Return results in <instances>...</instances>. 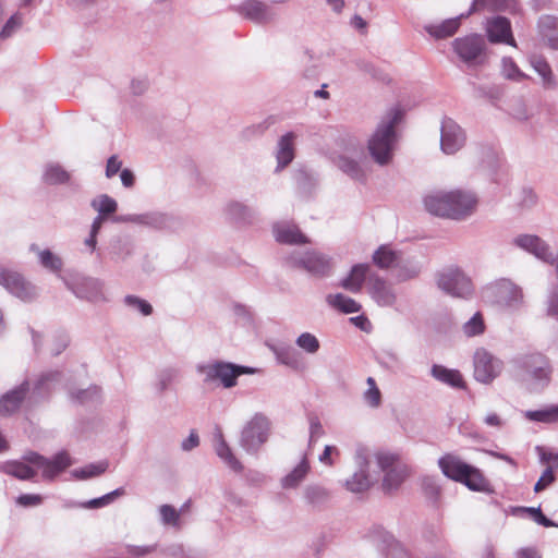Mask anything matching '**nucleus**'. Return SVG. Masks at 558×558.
Masks as SVG:
<instances>
[{
    "mask_svg": "<svg viewBox=\"0 0 558 558\" xmlns=\"http://www.w3.org/2000/svg\"><path fill=\"white\" fill-rule=\"evenodd\" d=\"M46 181L52 184L64 183L70 179L69 173L60 166H51L45 174Z\"/></svg>",
    "mask_w": 558,
    "mask_h": 558,
    "instance_id": "a19ab883",
    "label": "nucleus"
},
{
    "mask_svg": "<svg viewBox=\"0 0 558 558\" xmlns=\"http://www.w3.org/2000/svg\"><path fill=\"white\" fill-rule=\"evenodd\" d=\"M160 515L163 523L179 525L180 513L174 507L170 505H162L160 507Z\"/></svg>",
    "mask_w": 558,
    "mask_h": 558,
    "instance_id": "49530a36",
    "label": "nucleus"
},
{
    "mask_svg": "<svg viewBox=\"0 0 558 558\" xmlns=\"http://www.w3.org/2000/svg\"><path fill=\"white\" fill-rule=\"evenodd\" d=\"M0 283L23 301H29L35 296L34 287L17 272L1 271Z\"/></svg>",
    "mask_w": 558,
    "mask_h": 558,
    "instance_id": "4468645a",
    "label": "nucleus"
},
{
    "mask_svg": "<svg viewBox=\"0 0 558 558\" xmlns=\"http://www.w3.org/2000/svg\"><path fill=\"white\" fill-rule=\"evenodd\" d=\"M296 344L310 354L316 353L320 347L318 339L310 332L301 333L296 339Z\"/></svg>",
    "mask_w": 558,
    "mask_h": 558,
    "instance_id": "4c0bfd02",
    "label": "nucleus"
},
{
    "mask_svg": "<svg viewBox=\"0 0 558 558\" xmlns=\"http://www.w3.org/2000/svg\"><path fill=\"white\" fill-rule=\"evenodd\" d=\"M531 65L538 73V75L543 78L544 84L553 85L554 73L547 60L542 56H534L531 58Z\"/></svg>",
    "mask_w": 558,
    "mask_h": 558,
    "instance_id": "2f4dec72",
    "label": "nucleus"
},
{
    "mask_svg": "<svg viewBox=\"0 0 558 558\" xmlns=\"http://www.w3.org/2000/svg\"><path fill=\"white\" fill-rule=\"evenodd\" d=\"M332 453L339 454L338 449L333 446H326L323 453L319 457L320 462H323L327 465H332V461H331Z\"/></svg>",
    "mask_w": 558,
    "mask_h": 558,
    "instance_id": "5fc2aeb1",
    "label": "nucleus"
},
{
    "mask_svg": "<svg viewBox=\"0 0 558 558\" xmlns=\"http://www.w3.org/2000/svg\"><path fill=\"white\" fill-rule=\"evenodd\" d=\"M554 367L549 357L541 352L519 356L514 361V375L530 392L544 390L553 379Z\"/></svg>",
    "mask_w": 558,
    "mask_h": 558,
    "instance_id": "f257e3e1",
    "label": "nucleus"
},
{
    "mask_svg": "<svg viewBox=\"0 0 558 558\" xmlns=\"http://www.w3.org/2000/svg\"><path fill=\"white\" fill-rule=\"evenodd\" d=\"M352 24L359 29H364L366 27V22L359 15H355L352 19Z\"/></svg>",
    "mask_w": 558,
    "mask_h": 558,
    "instance_id": "338daca9",
    "label": "nucleus"
},
{
    "mask_svg": "<svg viewBox=\"0 0 558 558\" xmlns=\"http://www.w3.org/2000/svg\"><path fill=\"white\" fill-rule=\"evenodd\" d=\"M366 384L368 389L364 392V399L372 408H378L381 403V392L373 377H368Z\"/></svg>",
    "mask_w": 558,
    "mask_h": 558,
    "instance_id": "c9c22d12",
    "label": "nucleus"
},
{
    "mask_svg": "<svg viewBox=\"0 0 558 558\" xmlns=\"http://www.w3.org/2000/svg\"><path fill=\"white\" fill-rule=\"evenodd\" d=\"M306 498L313 505H319L326 501L329 497V493L322 486H310L306 489Z\"/></svg>",
    "mask_w": 558,
    "mask_h": 558,
    "instance_id": "79ce46f5",
    "label": "nucleus"
},
{
    "mask_svg": "<svg viewBox=\"0 0 558 558\" xmlns=\"http://www.w3.org/2000/svg\"><path fill=\"white\" fill-rule=\"evenodd\" d=\"M270 424L267 417L260 414L254 415L242 432V444L247 450H257L266 442Z\"/></svg>",
    "mask_w": 558,
    "mask_h": 558,
    "instance_id": "6e6552de",
    "label": "nucleus"
},
{
    "mask_svg": "<svg viewBox=\"0 0 558 558\" xmlns=\"http://www.w3.org/2000/svg\"><path fill=\"white\" fill-rule=\"evenodd\" d=\"M486 32L488 40L493 44H507L517 47L511 31V23L507 17L496 16L487 21Z\"/></svg>",
    "mask_w": 558,
    "mask_h": 558,
    "instance_id": "ddd939ff",
    "label": "nucleus"
},
{
    "mask_svg": "<svg viewBox=\"0 0 558 558\" xmlns=\"http://www.w3.org/2000/svg\"><path fill=\"white\" fill-rule=\"evenodd\" d=\"M104 221H105V217H104V216H101V215H98V216L95 218V220H94V222H93V225H92V231H90V233L98 234V232H99V230H100V228H101V226H102Z\"/></svg>",
    "mask_w": 558,
    "mask_h": 558,
    "instance_id": "0e129e2a",
    "label": "nucleus"
},
{
    "mask_svg": "<svg viewBox=\"0 0 558 558\" xmlns=\"http://www.w3.org/2000/svg\"><path fill=\"white\" fill-rule=\"evenodd\" d=\"M125 304L138 310L144 316H148L153 313V307L147 301L134 295H128L125 298Z\"/></svg>",
    "mask_w": 558,
    "mask_h": 558,
    "instance_id": "a18cd8bd",
    "label": "nucleus"
},
{
    "mask_svg": "<svg viewBox=\"0 0 558 558\" xmlns=\"http://www.w3.org/2000/svg\"><path fill=\"white\" fill-rule=\"evenodd\" d=\"M327 302L333 308L345 314L357 313L362 307L355 300L342 293L329 294L327 296Z\"/></svg>",
    "mask_w": 558,
    "mask_h": 558,
    "instance_id": "a878e982",
    "label": "nucleus"
},
{
    "mask_svg": "<svg viewBox=\"0 0 558 558\" xmlns=\"http://www.w3.org/2000/svg\"><path fill=\"white\" fill-rule=\"evenodd\" d=\"M465 136L461 128L451 120H446L441 126V149L446 154H454L459 150Z\"/></svg>",
    "mask_w": 558,
    "mask_h": 558,
    "instance_id": "2eb2a0df",
    "label": "nucleus"
},
{
    "mask_svg": "<svg viewBox=\"0 0 558 558\" xmlns=\"http://www.w3.org/2000/svg\"><path fill=\"white\" fill-rule=\"evenodd\" d=\"M323 426L317 420H313L311 422V439L315 437H320L323 435Z\"/></svg>",
    "mask_w": 558,
    "mask_h": 558,
    "instance_id": "680f3d73",
    "label": "nucleus"
},
{
    "mask_svg": "<svg viewBox=\"0 0 558 558\" xmlns=\"http://www.w3.org/2000/svg\"><path fill=\"white\" fill-rule=\"evenodd\" d=\"M432 375L439 381L445 383L454 388H464L465 383L461 373L457 369H450L442 365H434Z\"/></svg>",
    "mask_w": 558,
    "mask_h": 558,
    "instance_id": "393cba45",
    "label": "nucleus"
},
{
    "mask_svg": "<svg viewBox=\"0 0 558 558\" xmlns=\"http://www.w3.org/2000/svg\"><path fill=\"white\" fill-rule=\"evenodd\" d=\"M28 391L27 384H22L16 389L4 395L0 400V414L10 415L19 410Z\"/></svg>",
    "mask_w": 558,
    "mask_h": 558,
    "instance_id": "4be33fe9",
    "label": "nucleus"
},
{
    "mask_svg": "<svg viewBox=\"0 0 558 558\" xmlns=\"http://www.w3.org/2000/svg\"><path fill=\"white\" fill-rule=\"evenodd\" d=\"M368 292L372 298L381 306L392 305L396 295L390 286L377 274L371 275L368 279Z\"/></svg>",
    "mask_w": 558,
    "mask_h": 558,
    "instance_id": "f3484780",
    "label": "nucleus"
},
{
    "mask_svg": "<svg viewBox=\"0 0 558 558\" xmlns=\"http://www.w3.org/2000/svg\"><path fill=\"white\" fill-rule=\"evenodd\" d=\"M41 265L52 271H60L62 268V260L59 256L54 255L49 250H44L39 253Z\"/></svg>",
    "mask_w": 558,
    "mask_h": 558,
    "instance_id": "58836bf2",
    "label": "nucleus"
},
{
    "mask_svg": "<svg viewBox=\"0 0 558 558\" xmlns=\"http://www.w3.org/2000/svg\"><path fill=\"white\" fill-rule=\"evenodd\" d=\"M438 287L457 298H468L473 292L471 280L458 268H449L438 276Z\"/></svg>",
    "mask_w": 558,
    "mask_h": 558,
    "instance_id": "423d86ee",
    "label": "nucleus"
},
{
    "mask_svg": "<svg viewBox=\"0 0 558 558\" xmlns=\"http://www.w3.org/2000/svg\"><path fill=\"white\" fill-rule=\"evenodd\" d=\"M123 494V489H116L100 498L93 499L88 501L89 508H99L110 504L116 497L121 496Z\"/></svg>",
    "mask_w": 558,
    "mask_h": 558,
    "instance_id": "de8ad7c7",
    "label": "nucleus"
},
{
    "mask_svg": "<svg viewBox=\"0 0 558 558\" xmlns=\"http://www.w3.org/2000/svg\"><path fill=\"white\" fill-rule=\"evenodd\" d=\"M339 168L348 173L350 177L352 178H355V179H359L360 177H362V171H361V168L359 166L357 162H355L354 160H351L347 157H341L339 159Z\"/></svg>",
    "mask_w": 558,
    "mask_h": 558,
    "instance_id": "37998d69",
    "label": "nucleus"
},
{
    "mask_svg": "<svg viewBox=\"0 0 558 558\" xmlns=\"http://www.w3.org/2000/svg\"><path fill=\"white\" fill-rule=\"evenodd\" d=\"M530 511L535 515V520L539 524H542V525H544L546 527H549V526L554 525V523L543 514L541 509H538V508L537 509L531 508Z\"/></svg>",
    "mask_w": 558,
    "mask_h": 558,
    "instance_id": "6e6d98bb",
    "label": "nucleus"
},
{
    "mask_svg": "<svg viewBox=\"0 0 558 558\" xmlns=\"http://www.w3.org/2000/svg\"><path fill=\"white\" fill-rule=\"evenodd\" d=\"M121 167H122V162L118 159V157L111 156L107 161V167H106L107 178L114 177L121 170Z\"/></svg>",
    "mask_w": 558,
    "mask_h": 558,
    "instance_id": "603ef678",
    "label": "nucleus"
},
{
    "mask_svg": "<svg viewBox=\"0 0 558 558\" xmlns=\"http://www.w3.org/2000/svg\"><path fill=\"white\" fill-rule=\"evenodd\" d=\"M215 441H216L215 449H216L217 454L222 460H225L228 463V465L230 468H232L233 470L240 469V463L233 456V453H232L231 449L229 448V446L227 445V442L225 441V438H223V435H222V432L220 428H217V430L215 433Z\"/></svg>",
    "mask_w": 558,
    "mask_h": 558,
    "instance_id": "c85d7f7f",
    "label": "nucleus"
},
{
    "mask_svg": "<svg viewBox=\"0 0 558 558\" xmlns=\"http://www.w3.org/2000/svg\"><path fill=\"white\" fill-rule=\"evenodd\" d=\"M294 134L292 132H289L286 135H283L279 141L277 159L281 168L288 166L294 158Z\"/></svg>",
    "mask_w": 558,
    "mask_h": 558,
    "instance_id": "cd10ccee",
    "label": "nucleus"
},
{
    "mask_svg": "<svg viewBox=\"0 0 558 558\" xmlns=\"http://www.w3.org/2000/svg\"><path fill=\"white\" fill-rule=\"evenodd\" d=\"M373 263L380 269L397 268L402 265L403 257L390 245H381L374 252Z\"/></svg>",
    "mask_w": 558,
    "mask_h": 558,
    "instance_id": "6ab92c4d",
    "label": "nucleus"
},
{
    "mask_svg": "<svg viewBox=\"0 0 558 558\" xmlns=\"http://www.w3.org/2000/svg\"><path fill=\"white\" fill-rule=\"evenodd\" d=\"M25 460L41 470L45 480H52L71 465V458L68 452L57 453L51 460L36 453L29 452L25 456Z\"/></svg>",
    "mask_w": 558,
    "mask_h": 558,
    "instance_id": "0eeeda50",
    "label": "nucleus"
},
{
    "mask_svg": "<svg viewBox=\"0 0 558 558\" xmlns=\"http://www.w3.org/2000/svg\"><path fill=\"white\" fill-rule=\"evenodd\" d=\"M203 372L206 375V383L220 380L223 387L230 388L236 384V378L245 373V369L229 363H216L205 366Z\"/></svg>",
    "mask_w": 558,
    "mask_h": 558,
    "instance_id": "f8f14e48",
    "label": "nucleus"
},
{
    "mask_svg": "<svg viewBox=\"0 0 558 558\" xmlns=\"http://www.w3.org/2000/svg\"><path fill=\"white\" fill-rule=\"evenodd\" d=\"M489 293L494 302L504 308H518L523 302L521 288L507 279L497 281Z\"/></svg>",
    "mask_w": 558,
    "mask_h": 558,
    "instance_id": "9d476101",
    "label": "nucleus"
},
{
    "mask_svg": "<svg viewBox=\"0 0 558 558\" xmlns=\"http://www.w3.org/2000/svg\"><path fill=\"white\" fill-rule=\"evenodd\" d=\"M438 465L450 480L464 484L474 492H486L489 482L477 468L463 462L458 456L447 453L438 460Z\"/></svg>",
    "mask_w": 558,
    "mask_h": 558,
    "instance_id": "20e7f679",
    "label": "nucleus"
},
{
    "mask_svg": "<svg viewBox=\"0 0 558 558\" xmlns=\"http://www.w3.org/2000/svg\"><path fill=\"white\" fill-rule=\"evenodd\" d=\"M302 263L304 268L315 276H326L331 269L330 260L317 252L306 254Z\"/></svg>",
    "mask_w": 558,
    "mask_h": 558,
    "instance_id": "b1692460",
    "label": "nucleus"
},
{
    "mask_svg": "<svg viewBox=\"0 0 558 558\" xmlns=\"http://www.w3.org/2000/svg\"><path fill=\"white\" fill-rule=\"evenodd\" d=\"M199 444L198 435L195 432H191L189 438L183 441L182 448L184 450H191L197 447Z\"/></svg>",
    "mask_w": 558,
    "mask_h": 558,
    "instance_id": "4d7b16f0",
    "label": "nucleus"
},
{
    "mask_svg": "<svg viewBox=\"0 0 558 558\" xmlns=\"http://www.w3.org/2000/svg\"><path fill=\"white\" fill-rule=\"evenodd\" d=\"M106 470V466L102 465V464H99V465H90V466H87L85 469H83L81 471V477L82 478H88V477H92V476H96V475H99L101 473H104Z\"/></svg>",
    "mask_w": 558,
    "mask_h": 558,
    "instance_id": "864d4df0",
    "label": "nucleus"
},
{
    "mask_svg": "<svg viewBox=\"0 0 558 558\" xmlns=\"http://www.w3.org/2000/svg\"><path fill=\"white\" fill-rule=\"evenodd\" d=\"M22 25V16L20 14H14L10 17V20L3 26L0 36L2 38H8L12 35V33Z\"/></svg>",
    "mask_w": 558,
    "mask_h": 558,
    "instance_id": "09e8293b",
    "label": "nucleus"
},
{
    "mask_svg": "<svg viewBox=\"0 0 558 558\" xmlns=\"http://www.w3.org/2000/svg\"><path fill=\"white\" fill-rule=\"evenodd\" d=\"M347 487L353 493H361L369 487L368 476L364 473H355L351 480L347 482Z\"/></svg>",
    "mask_w": 558,
    "mask_h": 558,
    "instance_id": "ea45409f",
    "label": "nucleus"
},
{
    "mask_svg": "<svg viewBox=\"0 0 558 558\" xmlns=\"http://www.w3.org/2000/svg\"><path fill=\"white\" fill-rule=\"evenodd\" d=\"M542 463L553 466V471L558 469V452L548 451L542 447L537 448Z\"/></svg>",
    "mask_w": 558,
    "mask_h": 558,
    "instance_id": "3c124183",
    "label": "nucleus"
},
{
    "mask_svg": "<svg viewBox=\"0 0 558 558\" xmlns=\"http://www.w3.org/2000/svg\"><path fill=\"white\" fill-rule=\"evenodd\" d=\"M310 464L304 458L294 470L283 478L284 487H295L308 473Z\"/></svg>",
    "mask_w": 558,
    "mask_h": 558,
    "instance_id": "473e14b6",
    "label": "nucleus"
},
{
    "mask_svg": "<svg viewBox=\"0 0 558 558\" xmlns=\"http://www.w3.org/2000/svg\"><path fill=\"white\" fill-rule=\"evenodd\" d=\"M502 74L508 80L512 81H523L527 76L518 68L515 62L511 58L502 59Z\"/></svg>",
    "mask_w": 558,
    "mask_h": 558,
    "instance_id": "f704fd0d",
    "label": "nucleus"
},
{
    "mask_svg": "<svg viewBox=\"0 0 558 558\" xmlns=\"http://www.w3.org/2000/svg\"><path fill=\"white\" fill-rule=\"evenodd\" d=\"M485 330V323L481 313L474 316L463 325V332L468 337H474L483 333Z\"/></svg>",
    "mask_w": 558,
    "mask_h": 558,
    "instance_id": "e433bc0d",
    "label": "nucleus"
},
{
    "mask_svg": "<svg viewBox=\"0 0 558 558\" xmlns=\"http://www.w3.org/2000/svg\"><path fill=\"white\" fill-rule=\"evenodd\" d=\"M502 362L484 349H478L474 354V377L476 380L489 384L501 372Z\"/></svg>",
    "mask_w": 558,
    "mask_h": 558,
    "instance_id": "9b49d317",
    "label": "nucleus"
},
{
    "mask_svg": "<svg viewBox=\"0 0 558 558\" xmlns=\"http://www.w3.org/2000/svg\"><path fill=\"white\" fill-rule=\"evenodd\" d=\"M484 422L486 425L492 427H500L502 420L497 413H489L485 416Z\"/></svg>",
    "mask_w": 558,
    "mask_h": 558,
    "instance_id": "bf43d9fd",
    "label": "nucleus"
},
{
    "mask_svg": "<svg viewBox=\"0 0 558 558\" xmlns=\"http://www.w3.org/2000/svg\"><path fill=\"white\" fill-rule=\"evenodd\" d=\"M403 118L400 107L390 109L378 125L376 132L368 142L372 157L380 165L388 163L392 158L393 143L396 140L395 128Z\"/></svg>",
    "mask_w": 558,
    "mask_h": 558,
    "instance_id": "7ed1b4c3",
    "label": "nucleus"
},
{
    "mask_svg": "<svg viewBox=\"0 0 558 558\" xmlns=\"http://www.w3.org/2000/svg\"><path fill=\"white\" fill-rule=\"evenodd\" d=\"M518 558H539L538 554L533 549H522Z\"/></svg>",
    "mask_w": 558,
    "mask_h": 558,
    "instance_id": "69168bd1",
    "label": "nucleus"
},
{
    "mask_svg": "<svg viewBox=\"0 0 558 558\" xmlns=\"http://www.w3.org/2000/svg\"><path fill=\"white\" fill-rule=\"evenodd\" d=\"M3 470L7 474L19 480H32L36 475V471L23 462H9L4 464Z\"/></svg>",
    "mask_w": 558,
    "mask_h": 558,
    "instance_id": "7c9ffc66",
    "label": "nucleus"
},
{
    "mask_svg": "<svg viewBox=\"0 0 558 558\" xmlns=\"http://www.w3.org/2000/svg\"><path fill=\"white\" fill-rule=\"evenodd\" d=\"M92 207L99 213V215H110L117 211V202L110 196L104 194L93 199Z\"/></svg>",
    "mask_w": 558,
    "mask_h": 558,
    "instance_id": "72a5a7b5",
    "label": "nucleus"
},
{
    "mask_svg": "<svg viewBox=\"0 0 558 558\" xmlns=\"http://www.w3.org/2000/svg\"><path fill=\"white\" fill-rule=\"evenodd\" d=\"M335 11L340 12L344 5L343 0H327Z\"/></svg>",
    "mask_w": 558,
    "mask_h": 558,
    "instance_id": "774afa93",
    "label": "nucleus"
},
{
    "mask_svg": "<svg viewBox=\"0 0 558 558\" xmlns=\"http://www.w3.org/2000/svg\"><path fill=\"white\" fill-rule=\"evenodd\" d=\"M350 322L362 330H367L371 326L369 320L364 315L352 317Z\"/></svg>",
    "mask_w": 558,
    "mask_h": 558,
    "instance_id": "13d9d810",
    "label": "nucleus"
},
{
    "mask_svg": "<svg viewBox=\"0 0 558 558\" xmlns=\"http://www.w3.org/2000/svg\"><path fill=\"white\" fill-rule=\"evenodd\" d=\"M44 498L37 494H25L21 495L16 499V504L22 507H35L43 502Z\"/></svg>",
    "mask_w": 558,
    "mask_h": 558,
    "instance_id": "8fccbe9b",
    "label": "nucleus"
},
{
    "mask_svg": "<svg viewBox=\"0 0 558 558\" xmlns=\"http://www.w3.org/2000/svg\"><path fill=\"white\" fill-rule=\"evenodd\" d=\"M538 31L550 49H558V19L551 15H545L539 19Z\"/></svg>",
    "mask_w": 558,
    "mask_h": 558,
    "instance_id": "5701e85b",
    "label": "nucleus"
},
{
    "mask_svg": "<svg viewBox=\"0 0 558 558\" xmlns=\"http://www.w3.org/2000/svg\"><path fill=\"white\" fill-rule=\"evenodd\" d=\"M515 244L525 251L534 254L539 259L549 262L551 253L548 245L536 235H520L515 239Z\"/></svg>",
    "mask_w": 558,
    "mask_h": 558,
    "instance_id": "412c9836",
    "label": "nucleus"
},
{
    "mask_svg": "<svg viewBox=\"0 0 558 558\" xmlns=\"http://www.w3.org/2000/svg\"><path fill=\"white\" fill-rule=\"evenodd\" d=\"M460 27L459 19H449L438 25L426 27L427 33L436 39H445L453 36Z\"/></svg>",
    "mask_w": 558,
    "mask_h": 558,
    "instance_id": "bb28decb",
    "label": "nucleus"
},
{
    "mask_svg": "<svg viewBox=\"0 0 558 558\" xmlns=\"http://www.w3.org/2000/svg\"><path fill=\"white\" fill-rule=\"evenodd\" d=\"M453 47L461 60L468 64H482L485 61V43L478 35L457 38Z\"/></svg>",
    "mask_w": 558,
    "mask_h": 558,
    "instance_id": "1a4fd4ad",
    "label": "nucleus"
},
{
    "mask_svg": "<svg viewBox=\"0 0 558 558\" xmlns=\"http://www.w3.org/2000/svg\"><path fill=\"white\" fill-rule=\"evenodd\" d=\"M371 275L373 274L371 272L369 265L356 264L352 267L349 275L341 281L340 286L352 293H359L362 290L363 283L366 279H369Z\"/></svg>",
    "mask_w": 558,
    "mask_h": 558,
    "instance_id": "a211bd4d",
    "label": "nucleus"
},
{
    "mask_svg": "<svg viewBox=\"0 0 558 558\" xmlns=\"http://www.w3.org/2000/svg\"><path fill=\"white\" fill-rule=\"evenodd\" d=\"M239 13L244 19L260 24L269 22L274 16L269 5L258 0L243 2L239 8Z\"/></svg>",
    "mask_w": 558,
    "mask_h": 558,
    "instance_id": "dca6fc26",
    "label": "nucleus"
},
{
    "mask_svg": "<svg viewBox=\"0 0 558 558\" xmlns=\"http://www.w3.org/2000/svg\"><path fill=\"white\" fill-rule=\"evenodd\" d=\"M525 417L533 422L556 423L558 422V404L541 410L527 411L525 412Z\"/></svg>",
    "mask_w": 558,
    "mask_h": 558,
    "instance_id": "c756f323",
    "label": "nucleus"
},
{
    "mask_svg": "<svg viewBox=\"0 0 558 558\" xmlns=\"http://www.w3.org/2000/svg\"><path fill=\"white\" fill-rule=\"evenodd\" d=\"M376 459L380 470L385 473L383 488L388 493L398 489L411 474L409 465L397 453L380 451L376 454Z\"/></svg>",
    "mask_w": 558,
    "mask_h": 558,
    "instance_id": "39448f33",
    "label": "nucleus"
},
{
    "mask_svg": "<svg viewBox=\"0 0 558 558\" xmlns=\"http://www.w3.org/2000/svg\"><path fill=\"white\" fill-rule=\"evenodd\" d=\"M556 480L553 466H547L534 486L535 493H541L549 487Z\"/></svg>",
    "mask_w": 558,
    "mask_h": 558,
    "instance_id": "c03bdc74",
    "label": "nucleus"
},
{
    "mask_svg": "<svg viewBox=\"0 0 558 558\" xmlns=\"http://www.w3.org/2000/svg\"><path fill=\"white\" fill-rule=\"evenodd\" d=\"M275 239L283 244H305L307 238L293 223H277L274 227Z\"/></svg>",
    "mask_w": 558,
    "mask_h": 558,
    "instance_id": "aec40b11",
    "label": "nucleus"
},
{
    "mask_svg": "<svg viewBox=\"0 0 558 558\" xmlns=\"http://www.w3.org/2000/svg\"><path fill=\"white\" fill-rule=\"evenodd\" d=\"M478 201L473 193L461 190L434 193L424 198V205L428 213L452 219H462L471 215Z\"/></svg>",
    "mask_w": 558,
    "mask_h": 558,
    "instance_id": "f03ea898",
    "label": "nucleus"
},
{
    "mask_svg": "<svg viewBox=\"0 0 558 558\" xmlns=\"http://www.w3.org/2000/svg\"><path fill=\"white\" fill-rule=\"evenodd\" d=\"M120 178H121V181H122L124 186H126V187L133 186V184H134V174L132 173L131 170H129V169L122 170L121 174H120Z\"/></svg>",
    "mask_w": 558,
    "mask_h": 558,
    "instance_id": "052dcab7",
    "label": "nucleus"
},
{
    "mask_svg": "<svg viewBox=\"0 0 558 558\" xmlns=\"http://www.w3.org/2000/svg\"><path fill=\"white\" fill-rule=\"evenodd\" d=\"M548 314L558 316V293L554 294L549 301Z\"/></svg>",
    "mask_w": 558,
    "mask_h": 558,
    "instance_id": "e2e57ef3",
    "label": "nucleus"
}]
</instances>
